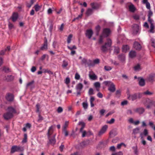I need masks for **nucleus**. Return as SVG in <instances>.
Segmentation results:
<instances>
[{"instance_id": "f257e3e1", "label": "nucleus", "mask_w": 155, "mask_h": 155, "mask_svg": "<svg viewBox=\"0 0 155 155\" xmlns=\"http://www.w3.org/2000/svg\"><path fill=\"white\" fill-rule=\"evenodd\" d=\"M16 112L15 108L11 106L9 107L7 109V111L4 114L3 117L5 120H9L13 117V114Z\"/></svg>"}, {"instance_id": "f03ea898", "label": "nucleus", "mask_w": 155, "mask_h": 155, "mask_svg": "<svg viewBox=\"0 0 155 155\" xmlns=\"http://www.w3.org/2000/svg\"><path fill=\"white\" fill-rule=\"evenodd\" d=\"M110 33V31L109 28H105L103 30L102 32L100 35L99 43L101 44L103 42L104 38L108 37Z\"/></svg>"}, {"instance_id": "7ed1b4c3", "label": "nucleus", "mask_w": 155, "mask_h": 155, "mask_svg": "<svg viewBox=\"0 0 155 155\" xmlns=\"http://www.w3.org/2000/svg\"><path fill=\"white\" fill-rule=\"evenodd\" d=\"M111 40L109 38H107V41L105 44L101 47V50L103 52L106 51L111 47Z\"/></svg>"}, {"instance_id": "20e7f679", "label": "nucleus", "mask_w": 155, "mask_h": 155, "mask_svg": "<svg viewBox=\"0 0 155 155\" xmlns=\"http://www.w3.org/2000/svg\"><path fill=\"white\" fill-rule=\"evenodd\" d=\"M127 95L128 99L132 101H134L137 98L140 99L142 96V94L140 93L134 94L132 95H130L129 94H128Z\"/></svg>"}, {"instance_id": "39448f33", "label": "nucleus", "mask_w": 155, "mask_h": 155, "mask_svg": "<svg viewBox=\"0 0 155 155\" xmlns=\"http://www.w3.org/2000/svg\"><path fill=\"white\" fill-rule=\"evenodd\" d=\"M107 128L108 126L107 125H105L103 126L98 133V136H100L104 134L106 131Z\"/></svg>"}, {"instance_id": "423d86ee", "label": "nucleus", "mask_w": 155, "mask_h": 155, "mask_svg": "<svg viewBox=\"0 0 155 155\" xmlns=\"http://www.w3.org/2000/svg\"><path fill=\"white\" fill-rule=\"evenodd\" d=\"M21 150V147L16 146H14L11 148V153H13L15 152Z\"/></svg>"}, {"instance_id": "0eeeda50", "label": "nucleus", "mask_w": 155, "mask_h": 155, "mask_svg": "<svg viewBox=\"0 0 155 155\" xmlns=\"http://www.w3.org/2000/svg\"><path fill=\"white\" fill-rule=\"evenodd\" d=\"M139 30V26L137 24H134L133 26V33L134 34H136Z\"/></svg>"}, {"instance_id": "6e6552de", "label": "nucleus", "mask_w": 155, "mask_h": 155, "mask_svg": "<svg viewBox=\"0 0 155 155\" xmlns=\"http://www.w3.org/2000/svg\"><path fill=\"white\" fill-rule=\"evenodd\" d=\"M91 5L92 9H98L101 6L100 4L97 3H91Z\"/></svg>"}, {"instance_id": "1a4fd4ad", "label": "nucleus", "mask_w": 155, "mask_h": 155, "mask_svg": "<svg viewBox=\"0 0 155 155\" xmlns=\"http://www.w3.org/2000/svg\"><path fill=\"white\" fill-rule=\"evenodd\" d=\"M91 61H87L86 59L84 58L81 60V64H84L86 67L87 66H90L91 65Z\"/></svg>"}, {"instance_id": "9d476101", "label": "nucleus", "mask_w": 155, "mask_h": 155, "mask_svg": "<svg viewBox=\"0 0 155 155\" xmlns=\"http://www.w3.org/2000/svg\"><path fill=\"white\" fill-rule=\"evenodd\" d=\"M136 112L140 114H143L145 111V109L142 107H138L134 110Z\"/></svg>"}, {"instance_id": "9b49d317", "label": "nucleus", "mask_w": 155, "mask_h": 155, "mask_svg": "<svg viewBox=\"0 0 155 155\" xmlns=\"http://www.w3.org/2000/svg\"><path fill=\"white\" fill-rule=\"evenodd\" d=\"M139 81V84L141 86H143L145 85V80L141 77H139L138 78Z\"/></svg>"}, {"instance_id": "f8f14e48", "label": "nucleus", "mask_w": 155, "mask_h": 155, "mask_svg": "<svg viewBox=\"0 0 155 155\" xmlns=\"http://www.w3.org/2000/svg\"><path fill=\"white\" fill-rule=\"evenodd\" d=\"M93 34V32L91 29L87 30L86 31V36L88 37V38L90 39L91 38L92 35Z\"/></svg>"}, {"instance_id": "ddd939ff", "label": "nucleus", "mask_w": 155, "mask_h": 155, "mask_svg": "<svg viewBox=\"0 0 155 155\" xmlns=\"http://www.w3.org/2000/svg\"><path fill=\"white\" fill-rule=\"evenodd\" d=\"M108 90L112 92H114L116 90L115 85L113 83H111L110 85L109 86Z\"/></svg>"}, {"instance_id": "4468645a", "label": "nucleus", "mask_w": 155, "mask_h": 155, "mask_svg": "<svg viewBox=\"0 0 155 155\" xmlns=\"http://www.w3.org/2000/svg\"><path fill=\"white\" fill-rule=\"evenodd\" d=\"M55 135L54 134L52 138H50V137L49 138H48L49 140V143L52 145H54L55 144L56 142V140L55 139Z\"/></svg>"}, {"instance_id": "2eb2a0df", "label": "nucleus", "mask_w": 155, "mask_h": 155, "mask_svg": "<svg viewBox=\"0 0 155 155\" xmlns=\"http://www.w3.org/2000/svg\"><path fill=\"white\" fill-rule=\"evenodd\" d=\"M54 127L53 126H51L49 128L47 135L48 138H49L50 137V136L52 134L53 132V128Z\"/></svg>"}, {"instance_id": "dca6fc26", "label": "nucleus", "mask_w": 155, "mask_h": 155, "mask_svg": "<svg viewBox=\"0 0 155 155\" xmlns=\"http://www.w3.org/2000/svg\"><path fill=\"white\" fill-rule=\"evenodd\" d=\"M151 106H153L155 107V101L151 100H150L148 102V105L146 107L147 108L149 109Z\"/></svg>"}, {"instance_id": "f3484780", "label": "nucleus", "mask_w": 155, "mask_h": 155, "mask_svg": "<svg viewBox=\"0 0 155 155\" xmlns=\"http://www.w3.org/2000/svg\"><path fill=\"white\" fill-rule=\"evenodd\" d=\"M118 59L121 62H124L125 60V55L124 54H121L118 56Z\"/></svg>"}, {"instance_id": "a211bd4d", "label": "nucleus", "mask_w": 155, "mask_h": 155, "mask_svg": "<svg viewBox=\"0 0 155 155\" xmlns=\"http://www.w3.org/2000/svg\"><path fill=\"white\" fill-rule=\"evenodd\" d=\"M47 48V40L46 38H45L44 43L43 45L41 47V49L42 50H46Z\"/></svg>"}, {"instance_id": "6ab92c4d", "label": "nucleus", "mask_w": 155, "mask_h": 155, "mask_svg": "<svg viewBox=\"0 0 155 155\" xmlns=\"http://www.w3.org/2000/svg\"><path fill=\"white\" fill-rule=\"evenodd\" d=\"M6 100L10 101H12L14 99V96L12 94H8L6 97Z\"/></svg>"}, {"instance_id": "aec40b11", "label": "nucleus", "mask_w": 155, "mask_h": 155, "mask_svg": "<svg viewBox=\"0 0 155 155\" xmlns=\"http://www.w3.org/2000/svg\"><path fill=\"white\" fill-rule=\"evenodd\" d=\"M134 48L136 50H140L141 48V46L140 44L137 42H135L134 45Z\"/></svg>"}, {"instance_id": "412c9836", "label": "nucleus", "mask_w": 155, "mask_h": 155, "mask_svg": "<svg viewBox=\"0 0 155 155\" xmlns=\"http://www.w3.org/2000/svg\"><path fill=\"white\" fill-rule=\"evenodd\" d=\"M129 56L131 58H135L136 56V53L135 51H131L129 53Z\"/></svg>"}, {"instance_id": "4be33fe9", "label": "nucleus", "mask_w": 155, "mask_h": 155, "mask_svg": "<svg viewBox=\"0 0 155 155\" xmlns=\"http://www.w3.org/2000/svg\"><path fill=\"white\" fill-rule=\"evenodd\" d=\"M18 17V15L17 13H13L12 18V21L15 22L16 21Z\"/></svg>"}, {"instance_id": "5701e85b", "label": "nucleus", "mask_w": 155, "mask_h": 155, "mask_svg": "<svg viewBox=\"0 0 155 155\" xmlns=\"http://www.w3.org/2000/svg\"><path fill=\"white\" fill-rule=\"evenodd\" d=\"M83 87V84L81 83H79L76 85V88L77 91H81Z\"/></svg>"}, {"instance_id": "b1692460", "label": "nucleus", "mask_w": 155, "mask_h": 155, "mask_svg": "<svg viewBox=\"0 0 155 155\" xmlns=\"http://www.w3.org/2000/svg\"><path fill=\"white\" fill-rule=\"evenodd\" d=\"M14 79V77L12 75L7 76L5 78V80L7 81H11Z\"/></svg>"}, {"instance_id": "393cba45", "label": "nucleus", "mask_w": 155, "mask_h": 155, "mask_svg": "<svg viewBox=\"0 0 155 155\" xmlns=\"http://www.w3.org/2000/svg\"><path fill=\"white\" fill-rule=\"evenodd\" d=\"M129 9L130 11L132 12H134L136 10L135 8L132 4H131L129 6Z\"/></svg>"}, {"instance_id": "a878e982", "label": "nucleus", "mask_w": 155, "mask_h": 155, "mask_svg": "<svg viewBox=\"0 0 155 155\" xmlns=\"http://www.w3.org/2000/svg\"><path fill=\"white\" fill-rule=\"evenodd\" d=\"M129 49L128 45H124L122 47V51L124 52H126L127 50Z\"/></svg>"}, {"instance_id": "bb28decb", "label": "nucleus", "mask_w": 155, "mask_h": 155, "mask_svg": "<svg viewBox=\"0 0 155 155\" xmlns=\"http://www.w3.org/2000/svg\"><path fill=\"white\" fill-rule=\"evenodd\" d=\"M155 77V74L150 75L148 78V80L150 82H152L153 81L154 78Z\"/></svg>"}, {"instance_id": "cd10ccee", "label": "nucleus", "mask_w": 155, "mask_h": 155, "mask_svg": "<svg viewBox=\"0 0 155 155\" xmlns=\"http://www.w3.org/2000/svg\"><path fill=\"white\" fill-rule=\"evenodd\" d=\"M93 10L92 9L88 8L86 12V14L88 16L91 15L93 13Z\"/></svg>"}, {"instance_id": "c85d7f7f", "label": "nucleus", "mask_w": 155, "mask_h": 155, "mask_svg": "<svg viewBox=\"0 0 155 155\" xmlns=\"http://www.w3.org/2000/svg\"><path fill=\"white\" fill-rule=\"evenodd\" d=\"M89 76L90 78L92 80H96L97 78V76L94 74H89Z\"/></svg>"}, {"instance_id": "c756f323", "label": "nucleus", "mask_w": 155, "mask_h": 155, "mask_svg": "<svg viewBox=\"0 0 155 155\" xmlns=\"http://www.w3.org/2000/svg\"><path fill=\"white\" fill-rule=\"evenodd\" d=\"M101 29V27L99 25H97L95 27L96 34L97 35H98L99 31Z\"/></svg>"}, {"instance_id": "7c9ffc66", "label": "nucleus", "mask_w": 155, "mask_h": 155, "mask_svg": "<svg viewBox=\"0 0 155 155\" xmlns=\"http://www.w3.org/2000/svg\"><path fill=\"white\" fill-rule=\"evenodd\" d=\"M79 124L81 125V127L80 129V132L84 131L83 129L85 127V124L83 122H80L79 123Z\"/></svg>"}, {"instance_id": "2f4dec72", "label": "nucleus", "mask_w": 155, "mask_h": 155, "mask_svg": "<svg viewBox=\"0 0 155 155\" xmlns=\"http://www.w3.org/2000/svg\"><path fill=\"white\" fill-rule=\"evenodd\" d=\"M68 65V61L65 60H64L63 61V63L62 65V67L64 68H66Z\"/></svg>"}, {"instance_id": "473e14b6", "label": "nucleus", "mask_w": 155, "mask_h": 155, "mask_svg": "<svg viewBox=\"0 0 155 155\" xmlns=\"http://www.w3.org/2000/svg\"><path fill=\"white\" fill-rule=\"evenodd\" d=\"M134 70L136 71H139L141 69L140 65L139 64H137L134 67Z\"/></svg>"}, {"instance_id": "72a5a7b5", "label": "nucleus", "mask_w": 155, "mask_h": 155, "mask_svg": "<svg viewBox=\"0 0 155 155\" xmlns=\"http://www.w3.org/2000/svg\"><path fill=\"white\" fill-rule=\"evenodd\" d=\"M34 7L35 11L36 12H38L40 9L41 8V6L39 5L38 4H36L35 5Z\"/></svg>"}, {"instance_id": "f704fd0d", "label": "nucleus", "mask_w": 155, "mask_h": 155, "mask_svg": "<svg viewBox=\"0 0 155 155\" xmlns=\"http://www.w3.org/2000/svg\"><path fill=\"white\" fill-rule=\"evenodd\" d=\"M140 129L139 127H137L133 130V134H135L139 132Z\"/></svg>"}, {"instance_id": "c9c22d12", "label": "nucleus", "mask_w": 155, "mask_h": 155, "mask_svg": "<svg viewBox=\"0 0 155 155\" xmlns=\"http://www.w3.org/2000/svg\"><path fill=\"white\" fill-rule=\"evenodd\" d=\"M148 134V130L146 129H145L143 131V133H141L140 134V136L141 137V138H142V135L143 134L144 136H146Z\"/></svg>"}, {"instance_id": "e433bc0d", "label": "nucleus", "mask_w": 155, "mask_h": 155, "mask_svg": "<svg viewBox=\"0 0 155 155\" xmlns=\"http://www.w3.org/2000/svg\"><path fill=\"white\" fill-rule=\"evenodd\" d=\"M34 83V81H32L28 83L26 86L27 87H30L31 88H32V85Z\"/></svg>"}, {"instance_id": "4c0bfd02", "label": "nucleus", "mask_w": 155, "mask_h": 155, "mask_svg": "<svg viewBox=\"0 0 155 155\" xmlns=\"http://www.w3.org/2000/svg\"><path fill=\"white\" fill-rule=\"evenodd\" d=\"M154 28V25L153 24H150V30L149 31L152 33H154V31L153 29Z\"/></svg>"}, {"instance_id": "58836bf2", "label": "nucleus", "mask_w": 155, "mask_h": 155, "mask_svg": "<svg viewBox=\"0 0 155 155\" xmlns=\"http://www.w3.org/2000/svg\"><path fill=\"white\" fill-rule=\"evenodd\" d=\"M88 94L89 95H91L94 94V90L92 88H90L88 92Z\"/></svg>"}, {"instance_id": "ea45409f", "label": "nucleus", "mask_w": 155, "mask_h": 155, "mask_svg": "<svg viewBox=\"0 0 155 155\" xmlns=\"http://www.w3.org/2000/svg\"><path fill=\"white\" fill-rule=\"evenodd\" d=\"M27 135L26 134H24V138L22 141L23 143H25L27 142Z\"/></svg>"}, {"instance_id": "a19ab883", "label": "nucleus", "mask_w": 155, "mask_h": 155, "mask_svg": "<svg viewBox=\"0 0 155 155\" xmlns=\"http://www.w3.org/2000/svg\"><path fill=\"white\" fill-rule=\"evenodd\" d=\"M72 36H73L72 34H70L68 36L67 40V42L69 44L71 42V38H72Z\"/></svg>"}, {"instance_id": "79ce46f5", "label": "nucleus", "mask_w": 155, "mask_h": 155, "mask_svg": "<svg viewBox=\"0 0 155 155\" xmlns=\"http://www.w3.org/2000/svg\"><path fill=\"white\" fill-rule=\"evenodd\" d=\"M69 122L68 121H66L65 124L63 126L62 130H66L67 128L68 127Z\"/></svg>"}, {"instance_id": "37998d69", "label": "nucleus", "mask_w": 155, "mask_h": 155, "mask_svg": "<svg viewBox=\"0 0 155 155\" xmlns=\"http://www.w3.org/2000/svg\"><path fill=\"white\" fill-rule=\"evenodd\" d=\"M132 148L134 150L135 154L137 155L138 152L137 150V146H134Z\"/></svg>"}, {"instance_id": "c03bdc74", "label": "nucleus", "mask_w": 155, "mask_h": 155, "mask_svg": "<svg viewBox=\"0 0 155 155\" xmlns=\"http://www.w3.org/2000/svg\"><path fill=\"white\" fill-rule=\"evenodd\" d=\"M94 86L96 88H100L101 87L100 84L99 82H96L94 84Z\"/></svg>"}, {"instance_id": "a18cd8bd", "label": "nucleus", "mask_w": 155, "mask_h": 155, "mask_svg": "<svg viewBox=\"0 0 155 155\" xmlns=\"http://www.w3.org/2000/svg\"><path fill=\"white\" fill-rule=\"evenodd\" d=\"M80 145L81 147H84L87 145V143L86 142L84 141L81 143Z\"/></svg>"}, {"instance_id": "49530a36", "label": "nucleus", "mask_w": 155, "mask_h": 155, "mask_svg": "<svg viewBox=\"0 0 155 155\" xmlns=\"http://www.w3.org/2000/svg\"><path fill=\"white\" fill-rule=\"evenodd\" d=\"M104 68L105 70L107 71L110 70L112 68L111 67L107 66H105Z\"/></svg>"}, {"instance_id": "de8ad7c7", "label": "nucleus", "mask_w": 155, "mask_h": 155, "mask_svg": "<svg viewBox=\"0 0 155 155\" xmlns=\"http://www.w3.org/2000/svg\"><path fill=\"white\" fill-rule=\"evenodd\" d=\"M115 120L114 118H112L110 121H107V123L110 124H111L114 123V122Z\"/></svg>"}, {"instance_id": "09e8293b", "label": "nucleus", "mask_w": 155, "mask_h": 155, "mask_svg": "<svg viewBox=\"0 0 155 155\" xmlns=\"http://www.w3.org/2000/svg\"><path fill=\"white\" fill-rule=\"evenodd\" d=\"M82 105L84 109H86L87 108L88 104L87 103L84 102L83 103Z\"/></svg>"}, {"instance_id": "8fccbe9b", "label": "nucleus", "mask_w": 155, "mask_h": 155, "mask_svg": "<svg viewBox=\"0 0 155 155\" xmlns=\"http://www.w3.org/2000/svg\"><path fill=\"white\" fill-rule=\"evenodd\" d=\"M65 136H67L68 135V132L66 130H62Z\"/></svg>"}, {"instance_id": "3c124183", "label": "nucleus", "mask_w": 155, "mask_h": 155, "mask_svg": "<svg viewBox=\"0 0 155 155\" xmlns=\"http://www.w3.org/2000/svg\"><path fill=\"white\" fill-rule=\"evenodd\" d=\"M128 101L127 100H125L121 102V104L122 106H124L127 104Z\"/></svg>"}, {"instance_id": "603ef678", "label": "nucleus", "mask_w": 155, "mask_h": 155, "mask_svg": "<svg viewBox=\"0 0 155 155\" xmlns=\"http://www.w3.org/2000/svg\"><path fill=\"white\" fill-rule=\"evenodd\" d=\"M143 94L146 95H151L153 94V93L149 91H148L144 92Z\"/></svg>"}, {"instance_id": "864d4df0", "label": "nucleus", "mask_w": 155, "mask_h": 155, "mask_svg": "<svg viewBox=\"0 0 155 155\" xmlns=\"http://www.w3.org/2000/svg\"><path fill=\"white\" fill-rule=\"evenodd\" d=\"M151 45L152 46L155 48V40L153 39H151Z\"/></svg>"}, {"instance_id": "5fc2aeb1", "label": "nucleus", "mask_w": 155, "mask_h": 155, "mask_svg": "<svg viewBox=\"0 0 155 155\" xmlns=\"http://www.w3.org/2000/svg\"><path fill=\"white\" fill-rule=\"evenodd\" d=\"M115 148L114 146H111L110 147L109 150L111 151H115Z\"/></svg>"}, {"instance_id": "6e6d98bb", "label": "nucleus", "mask_w": 155, "mask_h": 155, "mask_svg": "<svg viewBox=\"0 0 155 155\" xmlns=\"http://www.w3.org/2000/svg\"><path fill=\"white\" fill-rule=\"evenodd\" d=\"M153 14L152 12L150 10L148 13V18H151V16H152Z\"/></svg>"}, {"instance_id": "4d7b16f0", "label": "nucleus", "mask_w": 155, "mask_h": 155, "mask_svg": "<svg viewBox=\"0 0 155 155\" xmlns=\"http://www.w3.org/2000/svg\"><path fill=\"white\" fill-rule=\"evenodd\" d=\"M68 48L71 50H72L74 49H77L76 46L75 45H74L72 47H70V46H68Z\"/></svg>"}, {"instance_id": "13d9d810", "label": "nucleus", "mask_w": 155, "mask_h": 155, "mask_svg": "<svg viewBox=\"0 0 155 155\" xmlns=\"http://www.w3.org/2000/svg\"><path fill=\"white\" fill-rule=\"evenodd\" d=\"M112 82L109 81H105L104 82V84L106 85H108L109 86V85L112 83Z\"/></svg>"}, {"instance_id": "bf43d9fd", "label": "nucleus", "mask_w": 155, "mask_h": 155, "mask_svg": "<svg viewBox=\"0 0 155 155\" xmlns=\"http://www.w3.org/2000/svg\"><path fill=\"white\" fill-rule=\"evenodd\" d=\"M57 110L58 113H60L62 112L63 109L61 107H59L58 108Z\"/></svg>"}, {"instance_id": "052dcab7", "label": "nucleus", "mask_w": 155, "mask_h": 155, "mask_svg": "<svg viewBox=\"0 0 155 155\" xmlns=\"http://www.w3.org/2000/svg\"><path fill=\"white\" fill-rule=\"evenodd\" d=\"M114 52L117 54H118L119 52L120 49L118 47H116L114 49Z\"/></svg>"}, {"instance_id": "680f3d73", "label": "nucleus", "mask_w": 155, "mask_h": 155, "mask_svg": "<svg viewBox=\"0 0 155 155\" xmlns=\"http://www.w3.org/2000/svg\"><path fill=\"white\" fill-rule=\"evenodd\" d=\"M121 91L120 90L117 91L116 92V94L117 97H119L120 95Z\"/></svg>"}, {"instance_id": "e2e57ef3", "label": "nucleus", "mask_w": 155, "mask_h": 155, "mask_svg": "<svg viewBox=\"0 0 155 155\" xmlns=\"http://www.w3.org/2000/svg\"><path fill=\"white\" fill-rule=\"evenodd\" d=\"M75 78L76 80H79L80 78V75L77 73L75 74Z\"/></svg>"}, {"instance_id": "0e129e2a", "label": "nucleus", "mask_w": 155, "mask_h": 155, "mask_svg": "<svg viewBox=\"0 0 155 155\" xmlns=\"http://www.w3.org/2000/svg\"><path fill=\"white\" fill-rule=\"evenodd\" d=\"M70 155H82L81 153L79 152H76L71 154Z\"/></svg>"}, {"instance_id": "69168bd1", "label": "nucleus", "mask_w": 155, "mask_h": 155, "mask_svg": "<svg viewBox=\"0 0 155 155\" xmlns=\"http://www.w3.org/2000/svg\"><path fill=\"white\" fill-rule=\"evenodd\" d=\"M70 82V80L69 78H66L65 81V83L67 84H68Z\"/></svg>"}, {"instance_id": "338daca9", "label": "nucleus", "mask_w": 155, "mask_h": 155, "mask_svg": "<svg viewBox=\"0 0 155 155\" xmlns=\"http://www.w3.org/2000/svg\"><path fill=\"white\" fill-rule=\"evenodd\" d=\"M105 112V110L104 109H102L100 110V113L101 116L104 115V114Z\"/></svg>"}, {"instance_id": "774afa93", "label": "nucleus", "mask_w": 155, "mask_h": 155, "mask_svg": "<svg viewBox=\"0 0 155 155\" xmlns=\"http://www.w3.org/2000/svg\"><path fill=\"white\" fill-rule=\"evenodd\" d=\"M127 114H132L133 112L132 110L130 109H128L127 110Z\"/></svg>"}]
</instances>
